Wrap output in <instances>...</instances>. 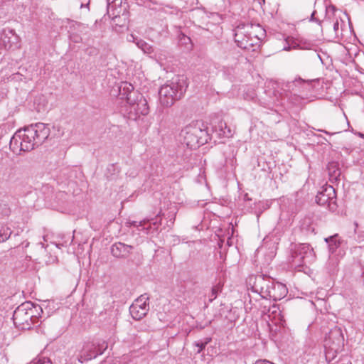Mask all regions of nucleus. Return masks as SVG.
Wrapping results in <instances>:
<instances>
[{
  "instance_id": "34",
  "label": "nucleus",
  "mask_w": 364,
  "mask_h": 364,
  "mask_svg": "<svg viewBox=\"0 0 364 364\" xmlns=\"http://www.w3.org/2000/svg\"><path fill=\"white\" fill-rule=\"evenodd\" d=\"M180 41L184 44H191V38L189 37L183 35V36L180 38Z\"/></svg>"
},
{
  "instance_id": "46",
  "label": "nucleus",
  "mask_w": 364,
  "mask_h": 364,
  "mask_svg": "<svg viewBox=\"0 0 364 364\" xmlns=\"http://www.w3.org/2000/svg\"><path fill=\"white\" fill-rule=\"evenodd\" d=\"M141 2H143V3H146V1H150V2H151V0H141Z\"/></svg>"
},
{
  "instance_id": "5",
  "label": "nucleus",
  "mask_w": 364,
  "mask_h": 364,
  "mask_svg": "<svg viewBox=\"0 0 364 364\" xmlns=\"http://www.w3.org/2000/svg\"><path fill=\"white\" fill-rule=\"evenodd\" d=\"M38 311L42 312L41 306L31 301L21 304L16 309L13 314L15 326L21 330L31 328L38 319Z\"/></svg>"
},
{
  "instance_id": "43",
  "label": "nucleus",
  "mask_w": 364,
  "mask_h": 364,
  "mask_svg": "<svg viewBox=\"0 0 364 364\" xmlns=\"http://www.w3.org/2000/svg\"><path fill=\"white\" fill-rule=\"evenodd\" d=\"M89 3H90V1H88V2H87V4H81L80 7H81V8H83V7H88V6H89Z\"/></svg>"
},
{
  "instance_id": "30",
  "label": "nucleus",
  "mask_w": 364,
  "mask_h": 364,
  "mask_svg": "<svg viewBox=\"0 0 364 364\" xmlns=\"http://www.w3.org/2000/svg\"><path fill=\"white\" fill-rule=\"evenodd\" d=\"M136 45L139 48H140L144 51H146V49L149 48V46L146 42H144V41H141V40L139 41L136 43Z\"/></svg>"
},
{
  "instance_id": "4",
  "label": "nucleus",
  "mask_w": 364,
  "mask_h": 364,
  "mask_svg": "<svg viewBox=\"0 0 364 364\" xmlns=\"http://www.w3.org/2000/svg\"><path fill=\"white\" fill-rule=\"evenodd\" d=\"M187 84L184 76H176L162 85L159 91V101L162 106L171 107L180 100L186 90Z\"/></svg>"
},
{
  "instance_id": "28",
  "label": "nucleus",
  "mask_w": 364,
  "mask_h": 364,
  "mask_svg": "<svg viewBox=\"0 0 364 364\" xmlns=\"http://www.w3.org/2000/svg\"><path fill=\"white\" fill-rule=\"evenodd\" d=\"M311 223L310 218H305L301 224L302 229H306L307 231L312 230L314 231V228L311 227L309 228V224Z\"/></svg>"
},
{
  "instance_id": "40",
  "label": "nucleus",
  "mask_w": 364,
  "mask_h": 364,
  "mask_svg": "<svg viewBox=\"0 0 364 364\" xmlns=\"http://www.w3.org/2000/svg\"><path fill=\"white\" fill-rule=\"evenodd\" d=\"M318 131H319V132H324L325 134H330V135H332V134H336V132H334V133H330V132H327V131H326V130H323V129H319Z\"/></svg>"
},
{
  "instance_id": "32",
  "label": "nucleus",
  "mask_w": 364,
  "mask_h": 364,
  "mask_svg": "<svg viewBox=\"0 0 364 364\" xmlns=\"http://www.w3.org/2000/svg\"><path fill=\"white\" fill-rule=\"evenodd\" d=\"M175 217H176V212L174 210L168 213L167 218H168L169 222L171 223V225L173 224Z\"/></svg>"
},
{
  "instance_id": "26",
  "label": "nucleus",
  "mask_w": 364,
  "mask_h": 364,
  "mask_svg": "<svg viewBox=\"0 0 364 364\" xmlns=\"http://www.w3.org/2000/svg\"><path fill=\"white\" fill-rule=\"evenodd\" d=\"M333 31L336 37L343 36L342 25L340 23L338 19H336V21L333 23Z\"/></svg>"
},
{
  "instance_id": "25",
  "label": "nucleus",
  "mask_w": 364,
  "mask_h": 364,
  "mask_svg": "<svg viewBox=\"0 0 364 364\" xmlns=\"http://www.w3.org/2000/svg\"><path fill=\"white\" fill-rule=\"evenodd\" d=\"M211 341V338H206L204 341H196L194 345L198 348L197 353H200L206 346L208 343Z\"/></svg>"
},
{
  "instance_id": "3",
  "label": "nucleus",
  "mask_w": 364,
  "mask_h": 364,
  "mask_svg": "<svg viewBox=\"0 0 364 364\" xmlns=\"http://www.w3.org/2000/svg\"><path fill=\"white\" fill-rule=\"evenodd\" d=\"M123 90H127L126 105L122 110L123 114L129 119L136 120L140 115L149 113V106L146 100L139 93L134 91L131 84L125 83Z\"/></svg>"
},
{
  "instance_id": "29",
  "label": "nucleus",
  "mask_w": 364,
  "mask_h": 364,
  "mask_svg": "<svg viewBox=\"0 0 364 364\" xmlns=\"http://www.w3.org/2000/svg\"><path fill=\"white\" fill-rule=\"evenodd\" d=\"M300 44L301 46H299V48L301 49H311V47L313 46V44L311 42L306 41L304 40H302V42Z\"/></svg>"
},
{
  "instance_id": "20",
  "label": "nucleus",
  "mask_w": 364,
  "mask_h": 364,
  "mask_svg": "<svg viewBox=\"0 0 364 364\" xmlns=\"http://www.w3.org/2000/svg\"><path fill=\"white\" fill-rule=\"evenodd\" d=\"M338 235L337 234L325 238V242L328 244L329 251L333 253L340 246V241L338 240Z\"/></svg>"
},
{
  "instance_id": "33",
  "label": "nucleus",
  "mask_w": 364,
  "mask_h": 364,
  "mask_svg": "<svg viewBox=\"0 0 364 364\" xmlns=\"http://www.w3.org/2000/svg\"><path fill=\"white\" fill-rule=\"evenodd\" d=\"M10 213V208L6 204H4L1 210V214L3 215H9Z\"/></svg>"
},
{
  "instance_id": "31",
  "label": "nucleus",
  "mask_w": 364,
  "mask_h": 364,
  "mask_svg": "<svg viewBox=\"0 0 364 364\" xmlns=\"http://www.w3.org/2000/svg\"><path fill=\"white\" fill-rule=\"evenodd\" d=\"M175 10V8L169 5H166L161 9V11L166 14H173Z\"/></svg>"
},
{
  "instance_id": "38",
  "label": "nucleus",
  "mask_w": 364,
  "mask_h": 364,
  "mask_svg": "<svg viewBox=\"0 0 364 364\" xmlns=\"http://www.w3.org/2000/svg\"><path fill=\"white\" fill-rule=\"evenodd\" d=\"M340 174H341V172L338 169L333 171V176L335 177V178H336L338 176H339Z\"/></svg>"
},
{
  "instance_id": "24",
  "label": "nucleus",
  "mask_w": 364,
  "mask_h": 364,
  "mask_svg": "<svg viewBox=\"0 0 364 364\" xmlns=\"http://www.w3.org/2000/svg\"><path fill=\"white\" fill-rule=\"evenodd\" d=\"M237 63V59L236 58H233L232 59V63L230 67H227L226 68L224 65L223 66V71L224 74L226 75L228 77L232 76V74H233V72H234V65H235Z\"/></svg>"
},
{
  "instance_id": "11",
  "label": "nucleus",
  "mask_w": 364,
  "mask_h": 364,
  "mask_svg": "<svg viewBox=\"0 0 364 364\" xmlns=\"http://www.w3.org/2000/svg\"><path fill=\"white\" fill-rule=\"evenodd\" d=\"M284 92L292 93L294 95L304 98L311 89V85L309 81L301 78L295 79L287 82L282 87Z\"/></svg>"
},
{
  "instance_id": "23",
  "label": "nucleus",
  "mask_w": 364,
  "mask_h": 364,
  "mask_svg": "<svg viewBox=\"0 0 364 364\" xmlns=\"http://www.w3.org/2000/svg\"><path fill=\"white\" fill-rule=\"evenodd\" d=\"M354 228L353 232L355 234V240L358 242H360L364 240V232L358 230V223L357 222H354L353 223Z\"/></svg>"
},
{
  "instance_id": "35",
  "label": "nucleus",
  "mask_w": 364,
  "mask_h": 364,
  "mask_svg": "<svg viewBox=\"0 0 364 364\" xmlns=\"http://www.w3.org/2000/svg\"><path fill=\"white\" fill-rule=\"evenodd\" d=\"M254 364H274V363L268 360H266V359H264V360L259 359V360H256Z\"/></svg>"
},
{
  "instance_id": "1",
  "label": "nucleus",
  "mask_w": 364,
  "mask_h": 364,
  "mask_svg": "<svg viewBox=\"0 0 364 364\" xmlns=\"http://www.w3.org/2000/svg\"><path fill=\"white\" fill-rule=\"evenodd\" d=\"M50 128L44 123H36L18 130L10 140V149L16 154L29 151L48 137Z\"/></svg>"
},
{
  "instance_id": "8",
  "label": "nucleus",
  "mask_w": 364,
  "mask_h": 364,
  "mask_svg": "<svg viewBox=\"0 0 364 364\" xmlns=\"http://www.w3.org/2000/svg\"><path fill=\"white\" fill-rule=\"evenodd\" d=\"M274 279L264 275L257 274L250 276L247 280V284L253 292L257 293L262 298L266 299L269 294Z\"/></svg>"
},
{
  "instance_id": "22",
  "label": "nucleus",
  "mask_w": 364,
  "mask_h": 364,
  "mask_svg": "<svg viewBox=\"0 0 364 364\" xmlns=\"http://www.w3.org/2000/svg\"><path fill=\"white\" fill-rule=\"evenodd\" d=\"M223 287V284L219 282L212 287L211 293L209 296V302H212L217 298L218 295L222 291Z\"/></svg>"
},
{
  "instance_id": "15",
  "label": "nucleus",
  "mask_w": 364,
  "mask_h": 364,
  "mask_svg": "<svg viewBox=\"0 0 364 364\" xmlns=\"http://www.w3.org/2000/svg\"><path fill=\"white\" fill-rule=\"evenodd\" d=\"M133 249V246L119 242L112 245L111 253L117 258H127L132 253Z\"/></svg>"
},
{
  "instance_id": "16",
  "label": "nucleus",
  "mask_w": 364,
  "mask_h": 364,
  "mask_svg": "<svg viewBox=\"0 0 364 364\" xmlns=\"http://www.w3.org/2000/svg\"><path fill=\"white\" fill-rule=\"evenodd\" d=\"M213 132L217 134L219 138H229L233 134V130L223 121L218 122V125L215 127Z\"/></svg>"
},
{
  "instance_id": "41",
  "label": "nucleus",
  "mask_w": 364,
  "mask_h": 364,
  "mask_svg": "<svg viewBox=\"0 0 364 364\" xmlns=\"http://www.w3.org/2000/svg\"><path fill=\"white\" fill-rule=\"evenodd\" d=\"M318 58L320 59L322 64H324V60L320 54H317Z\"/></svg>"
},
{
  "instance_id": "36",
  "label": "nucleus",
  "mask_w": 364,
  "mask_h": 364,
  "mask_svg": "<svg viewBox=\"0 0 364 364\" xmlns=\"http://www.w3.org/2000/svg\"><path fill=\"white\" fill-rule=\"evenodd\" d=\"M58 262L57 256H50L48 260H46V263L48 264H54Z\"/></svg>"
},
{
  "instance_id": "12",
  "label": "nucleus",
  "mask_w": 364,
  "mask_h": 364,
  "mask_svg": "<svg viewBox=\"0 0 364 364\" xmlns=\"http://www.w3.org/2000/svg\"><path fill=\"white\" fill-rule=\"evenodd\" d=\"M107 345H102L101 347L98 344L96 346L93 343H85L79 355H77V360L80 363H84L87 360L95 358L97 355H102L103 351L107 348Z\"/></svg>"
},
{
  "instance_id": "17",
  "label": "nucleus",
  "mask_w": 364,
  "mask_h": 364,
  "mask_svg": "<svg viewBox=\"0 0 364 364\" xmlns=\"http://www.w3.org/2000/svg\"><path fill=\"white\" fill-rule=\"evenodd\" d=\"M127 224H129V227H136L139 232H143L144 234L148 235L151 232H153V231H151V223L149 220H144L139 222L129 221L127 222Z\"/></svg>"
},
{
  "instance_id": "13",
  "label": "nucleus",
  "mask_w": 364,
  "mask_h": 364,
  "mask_svg": "<svg viewBox=\"0 0 364 364\" xmlns=\"http://www.w3.org/2000/svg\"><path fill=\"white\" fill-rule=\"evenodd\" d=\"M344 341L343 336L341 330L339 328L335 327L331 329L328 334L326 335L325 342L326 345L332 344V349L335 350H338Z\"/></svg>"
},
{
  "instance_id": "37",
  "label": "nucleus",
  "mask_w": 364,
  "mask_h": 364,
  "mask_svg": "<svg viewBox=\"0 0 364 364\" xmlns=\"http://www.w3.org/2000/svg\"><path fill=\"white\" fill-rule=\"evenodd\" d=\"M316 13V11H313V13L311 15L310 21L317 22L318 24H321V21L315 17Z\"/></svg>"
},
{
  "instance_id": "18",
  "label": "nucleus",
  "mask_w": 364,
  "mask_h": 364,
  "mask_svg": "<svg viewBox=\"0 0 364 364\" xmlns=\"http://www.w3.org/2000/svg\"><path fill=\"white\" fill-rule=\"evenodd\" d=\"M302 42V39L296 38L293 36H285L284 37V43L283 50L289 51L291 49L299 48L301 46V43Z\"/></svg>"
},
{
  "instance_id": "7",
  "label": "nucleus",
  "mask_w": 364,
  "mask_h": 364,
  "mask_svg": "<svg viewBox=\"0 0 364 364\" xmlns=\"http://www.w3.org/2000/svg\"><path fill=\"white\" fill-rule=\"evenodd\" d=\"M291 265L296 268H300L308 264H311L315 259L314 250L309 244L302 243L294 245L291 249Z\"/></svg>"
},
{
  "instance_id": "47",
  "label": "nucleus",
  "mask_w": 364,
  "mask_h": 364,
  "mask_svg": "<svg viewBox=\"0 0 364 364\" xmlns=\"http://www.w3.org/2000/svg\"><path fill=\"white\" fill-rule=\"evenodd\" d=\"M359 136L364 138V134H361V133H359Z\"/></svg>"
},
{
  "instance_id": "6",
  "label": "nucleus",
  "mask_w": 364,
  "mask_h": 364,
  "mask_svg": "<svg viewBox=\"0 0 364 364\" xmlns=\"http://www.w3.org/2000/svg\"><path fill=\"white\" fill-rule=\"evenodd\" d=\"M259 25L252 23H240L234 30V39L237 46L243 50L255 51L259 47V38L255 29Z\"/></svg>"
},
{
  "instance_id": "42",
  "label": "nucleus",
  "mask_w": 364,
  "mask_h": 364,
  "mask_svg": "<svg viewBox=\"0 0 364 364\" xmlns=\"http://www.w3.org/2000/svg\"><path fill=\"white\" fill-rule=\"evenodd\" d=\"M255 1H257L260 5L264 4L265 2V0H255Z\"/></svg>"
},
{
  "instance_id": "9",
  "label": "nucleus",
  "mask_w": 364,
  "mask_h": 364,
  "mask_svg": "<svg viewBox=\"0 0 364 364\" xmlns=\"http://www.w3.org/2000/svg\"><path fill=\"white\" fill-rule=\"evenodd\" d=\"M316 202L321 206L326 207L330 211L335 212L337 210L336 191L331 186H327L323 188L316 196Z\"/></svg>"
},
{
  "instance_id": "21",
  "label": "nucleus",
  "mask_w": 364,
  "mask_h": 364,
  "mask_svg": "<svg viewBox=\"0 0 364 364\" xmlns=\"http://www.w3.org/2000/svg\"><path fill=\"white\" fill-rule=\"evenodd\" d=\"M12 233L11 230L4 224H0V243L6 241Z\"/></svg>"
},
{
  "instance_id": "44",
  "label": "nucleus",
  "mask_w": 364,
  "mask_h": 364,
  "mask_svg": "<svg viewBox=\"0 0 364 364\" xmlns=\"http://www.w3.org/2000/svg\"><path fill=\"white\" fill-rule=\"evenodd\" d=\"M152 224H153V225L154 226V230H156V229H157V227H156V225H157V222H156V221H155V222H154Z\"/></svg>"
},
{
  "instance_id": "39",
  "label": "nucleus",
  "mask_w": 364,
  "mask_h": 364,
  "mask_svg": "<svg viewBox=\"0 0 364 364\" xmlns=\"http://www.w3.org/2000/svg\"><path fill=\"white\" fill-rule=\"evenodd\" d=\"M336 264H336V262H333V268H332V269H331L329 270V272H330L331 273H333V272H335Z\"/></svg>"
},
{
  "instance_id": "27",
  "label": "nucleus",
  "mask_w": 364,
  "mask_h": 364,
  "mask_svg": "<svg viewBox=\"0 0 364 364\" xmlns=\"http://www.w3.org/2000/svg\"><path fill=\"white\" fill-rule=\"evenodd\" d=\"M31 364H52V362L47 358H39L34 359Z\"/></svg>"
},
{
  "instance_id": "19",
  "label": "nucleus",
  "mask_w": 364,
  "mask_h": 364,
  "mask_svg": "<svg viewBox=\"0 0 364 364\" xmlns=\"http://www.w3.org/2000/svg\"><path fill=\"white\" fill-rule=\"evenodd\" d=\"M269 250V252L266 255L265 250H267V247L265 245H262L257 250V255L264 254L265 255V263L269 264L270 261L276 255V247L274 244H271V245L268 247Z\"/></svg>"
},
{
  "instance_id": "2",
  "label": "nucleus",
  "mask_w": 364,
  "mask_h": 364,
  "mask_svg": "<svg viewBox=\"0 0 364 364\" xmlns=\"http://www.w3.org/2000/svg\"><path fill=\"white\" fill-rule=\"evenodd\" d=\"M180 141L190 149H195L210 139L207 125L202 121H194L186 126L179 135Z\"/></svg>"
},
{
  "instance_id": "10",
  "label": "nucleus",
  "mask_w": 364,
  "mask_h": 364,
  "mask_svg": "<svg viewBox=\"0 0 364 364\" xmlns=\"http://www.w3.org/2000/svg\"><path fill=\"white\" fill-rule=\"evenodd\" d=\"M149 297L146 294H142L136 299L129 307L132 317L139 321L148 314L149 311Z\"/></svg>"
},
{
  "instance_id": "14",
  "label": "nucleus",
  "mask_w": 364,
  "mask_h": 364,
  "mask_svg": "<svg viewBox=\"0 0 364 364\" xmlns=\"http://www.w3.org/2000/svg\"><path fill=\"white\" fill-rule=\"evenodd\" d=\"M287 293L288 290L284 284L274 280L269 290V294L267 295V297H266L265 299L279 301L284 298Z\"/></svg>"
},
{
  "instance_id": "48",
  "label": "nucleus",
  "mask_w": 364,
  "mask_h": 364,
  "mask_svg": "<svg viewBox=\"0 0 364 364\" xmlns=\"http://www.w3.org/2000/svg\"><path fill=\"white\" fill-rule=\"evenodd\" d=\"M341 24H343V25H345V23H344V21H343L342 20H341Z\"/></svg>"
},
{
  "instance_id": "45",
  "label": "nucleus",
  "mask_w": 364,
  "mask_h": 364,
  "mask_svg": "<svg viewBox=\"0 0 364 364\" xmlns=\"http://www.w3.org/2000/svg\"><path fill=\"white\" fill-rule=\"evenodd\" d=\"M334 6H331V7H329V8H326V12H328L329 9H331L332 11L334 10Z\"/></svg>"
}]
</instances>
